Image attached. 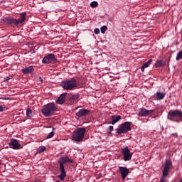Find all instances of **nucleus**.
Returning <instances> with one entry per match:
<instances>
[{"label": "nucleus", "instance_id": "nucleus-25", "mask_svg": "<svg viewBox=\"0 0 182 182\" xmlns=\"http://www.w3.org/2000/svg\"><path fill=\"white\" fill-rule=\"evenodd\" d=\"M97 5H99V3H97V1H92L90 3L91 8H96V6H97Z\"/></svg>", "mask_w": 182, "mask_h": 182}, {"label": "nucleus", "instance_id": "nucleus-2", "mask_svg": "<svg viewBox=\"0 0 182 182\" xmlns=\"http://www.w3.org/2000/svg\"><path fill=\"white\" fill-rule=\"evenodd\" d=\"M60 86L64 90H75L77 89V81L75 78L67 79L60 82Z\"/></svg>", "mask_w": 182, "mask_h": 182}, {"label": "nucleus", "instance_id": "nucleus-23", "mask_svg": "<svg viewBox=\"0 0 182 182\" xmlns=\"http://www.w3.org/2000/svg\"><path fill=\"white\" fill-rule=\"evenodd\" d=\"M53 130H55V128H53V131L48 134L46 139H52V137L55 136V132H53Z\"/></svg>", "mask_w": 182, "mask_h": 182}, {"label": "nucleus", "instance_id": "nucleus-40", "mask_svg": "<svg viewBox=\"0 0 182 182\" xmlns=\"http://www.w3.org/2000/svg\"><path fill=\"white\" fill-rule=\"evenodd\" d=\"M181 182H182V178H181Z\"/></svg>", "mask_w": 182, "mask_h": 182}, {"label": "nucleus", "instance_id": "nucleus-33", "mask_svg": "<svg viewBox=\"0 0 182 182\" xmlns=\"http://www.w3.org/2000/svg\"><path fill=\"white\" fill-rule=\"evenodd\" d=\"M4 110H5L4 107L2 105H0V112H4Z\"/></svg>", "mask_w": 182, "mask_h": 182}, {"label": "nucleus", "instance_id": "nucleus-15", "mask_svg": "<svg viewBox=\"0 0 182 182\" xmlns=\"http://www.w3.org/2000/svg\"><path fill=\"white\" fill-rule=\"evenodd\" d=\"M59 171L60 172V175H58V178L61 181H63L65 180V177H66V171H65V166L59 165Z\"/></svg>", "mask_w": 182, "mask_h": 182}, {"label": "nucleus", "instance_id": "nucleus-18", "mask_svg": "<svg viewBox=\"0 0 182 182\" xmlns=\"http://www.w3.org/2000/svg\"><path fill=\"white\" fill-rule=\"evenodd\" d=\"M66 95L67 93H63L61 94L57 101H56V103H58V105H63L65 103V97H66Z\"/></svg>", "mask_w": 182, "mask_h": 182}, {"label": "nucleus", "instance_id": "nucleus-8", "mask_svg": "<svg viewBox=\"0 0 182 182\" xmlns=\"http://www.w3.org/2000/svg\"><path fill=\"white\" fill-rule=\"evenodd\" d=\"M55 62H58V59H56V55L53 53L47 54L42 60L43 65H50V63H55Z\"/></svg>", "mask_w": 182, "mask_h": 182}, {"label": "nucleus", "instance_id": "nucleus-27", "mask_svg": "<svg viewBox=\"0 0 182 182\" xmlns=\"http://www.w3.org/2000/svg\"><path fill=\"white\" fill-rule=\"evenodd\" d=\"M94 33H95V35H99L100 33V30L99 28H95L94 30Z\"/></svg>", "mask_w": 182, "mask_h": 182}, {"label": "nucleus", "instance_id": "nucleus-34", "mask_svg": "<svg viewBox=\"0 0 182 182\" xmlns=\"http://www.w3.org/2000/svg\"><path fill=\"white\" fill-rule=\"evenodd\" d=\"M38 80H39L40 82H41V83L43 82V79L42 78V77H38Z\"/></svg>", "mask_w": 182, "mask_h": 182}, {"label": "nucleus", "instance_id": "nucleus-41", "mask_svg": "<svg viewBox=\"0 0 182 182\" xmlns=\"http://www.w3.org/2000/svg\"><path fill=\"white\" fill-rule=\"evenodd\" d=\"M181 158H182V155H181Z\"/></svg>", "mask_w": 182, "mask_h": 182}, {"label": "nucleus", "instance_id": "nucleus-31", "mask_svg": "<svg viewBox=\"0 0 182 182\" xmlns=\"http://www.w3.org/2000/svg\"><path fill=\"white\" fill-rule=\"evenodd\" d=\"M166 94H164L163 92H161V100H164Z\"/></svg>", "mask_w": 182, "mask_h": 182}, {"label": "nucleus", "instance_id": "nucleus-19", "mask_svg": "<svg viewBox=\"0 0 182 182\" xmlns=\"http://www.w3.org/2000/svg\"><path fill=\"white\" fill-rule=\"evenodd\" d=\"M153 62V59H149L146 63H144L143 65L141 67V72H144L146 68H149L150 66V63Z\"/></svg>", "mask_w": 182, "mask_h": 182}, {"label": "nucleus", "instance_id": "nucleus-7", "mask_svg": "<svg viewBox=\"0 0 182 182\" xmlns=\"http://www.w3.org/2000/svg\"><path fill=\"white\" fill-rule=\"evenodd\" d=\"M85 133H86V128H77L73 133V140H74V141H82L85 137Z\"/></svg>", "mask_w": 182, "mask_h": 182}, {"label": "nucleus", "instance_id": "nucleus-26", "mask_svg": "<svg viewBox=\"0 0 182 182\" xmlns=\"http://www.w3.org/2000/svg\"><path fill=\"white\" fill-rule=\"evenodd\" d=\"M107 29V26H102L100 28L101 33H105Z\"/></svg>", "mask_w": 182, "mask_h": 182}, {"label": "nucleus", "instance_id": "nucleus-37", "mask_svg": "<svg viewBox=\"0 0 182 182\" xmlns=\"http://www.w3.org/2000/svg\"><path fill=\"white\" fill-rule=\"evenodd\" d=\"M55 182H60V181L58 180V181H56Z\"/></svg>", "mask_w": 182, "mask_h": 182}, {"label": "nucleus", "instance_id": "nucleus-3", "mask_svg": "<svg viewBox=\"0 0 182 182\" xmlns=\"http://www.w3.org/2000/svg\"><path fill=\"white\" fill-rule=\"evenodd\" d=\"M164 169L162 171V176L161 178V182H166L167 176H168V173L173 166V162L171 159H168L165 161V164L162 165Z\"/></svg>", "mask_w": 182, "mask_h": 182}, {"label": "nucleus", "instance_id": "nucleus-30", "mask_svg": "<svg viewBox=\"0 0 182 182\" xmlns=\"http://www.w3.org/2000/svg\"><path fill=\"white\" fill-rule=\"evenodd\" d=\"M113 129H114L113 126H109L108 127V132H113Z\"/></svg>", "mask_w": 182, "mask_h": 182}, {"label": "nucleus", "instance_id": "nucleus-38", "mask_svg": "<svg viewBox=\"0 0 182 182\" xmlns=\"http://www.w3.org/2000/svg\"><path fill=\"white\" fill-rule=\"evenodd\" d=\"M161 65H162V63H161Z\"/></svg>", "mask_w": 182, "mask_h": 182}, {"label": "nucleus", "instance_id": "nucleus-29", "mask_svg": "<svg viewBox=\"0 0 182 182\" xmlns=\"http://www.w3.org/2000/svg\"><path fill=\"white\" fill-rule=\"evenodd\" d=\"M10 77H4V82H6V83H8V82H9V80H10Z\"/></svg>", "mask_w": 182, "mask_h": 182}, {"label": "nucleus", "instance_id": "nucleus-9", "mask_svg": "<svg viewBox=\"0 0 182 182\" xmlns=\"http://www.w3.org/2000/svg\"><path fill=\"white\" fill-rule=\"evenodd\" d=\"M121 153L124 156L123 160H124L125 161H130V160H132L133 153L130 151V149H129V146L124 147L122 149Z\"/></svg>", "mask_w": 182, "mask_h": 182}, {"label": "nucleus", "instance_id": "nucleus-12", "mask_svg": "<svg viewBox=\"0 0 182 182\" xmlns=\"http://www.w3.org/2000/svg\"><path fill=\"white\" fill-rule=\"evenodd\" d=\"M9 146L10 149H13V150H19L21 147V144L18 143V141L15 139H11V141L9 143Z\"/></svg>", "mask_w": 182, "mask_h": 182}, {"label": "nucleus", "instance_id": "nucleus-24", "mask_svg": "<svg viewBox=\"0 0 182 182\" xmlns=\"http://www.w3.org/2000/svg\"><path fill=\"white\" fill-rule=\"evenodd\" d=\"M46 150V146H41L38 149L37 151H38V153H42L43 151H45Z\"/></svg>", "mask_w": 182, "mask_h": 182}, {"label": "nucleus", "instance_id": "nucleus-11", "mask_svg": "<svg viewBox=\"0 0 182 182\" xmlns=\"http://www.w3.org/2000/svg\"><path fill=\"white\" fill-rule=\"evenodd\" d=\"M119 172L121 174V177L123 180H126L127 175L130 173V171L126 166H119Z\"/></svg>", "mask_w": 182, "mask_h": 182}, {"label": "nucleus", "instance_id": "nucleus-10", "mask_svg": "<svg viewBox=\"0 0 182 182\" xmlns=\"http://www.w3.org/2000/svg\"><path fill=\"white\" fill-rule=\"evenodd\" d=\"M58 163L59 164L60 166H65L66 163H73V160L70 159L68 155L65 156H61L59 158Z\"/></svg>", "mask_w": 182, "mask_h": 182}, {"label": "nucleus", "instance_id": "nucleus-20", "mask_svg": "<svg viewBox=\"0 0 182 182\" xmlns=\"http://www.w3.org/2000/svg\"><path fill=\"white\" fill-rule=\"evenodd\" d=\"M79 97H80V94L77 93V94L73 95L70 97V100H77V99H79Z\"/></svg>", "mask_w": 182, "mask_h": 182}, {"label": "nucleus", "instance_id": "nucleus-21", "mask_svg": "<svg viewBox=\"0 0 182 182\" xmlns=\"http://www.w3.org/2000/svg\"><path fill=\"white\" fill-rule=\"evenodd\" d=\"M176 61H179L180 60H182V50L178 53L176 58Z\"/></svg>", "mask_w": 182, "mask_h": 182}, {"label": "nucleus", "instance_id": "nucleus-1", "mask_svg": "<svg viewBox=\"0 0 182 182\" xmlns=\"http://www.w3.org/2000/svg\"><path fill=\"white\" fill-rule=\"evenodd\" d=\"M58 111V107L53 102L48 103L43 107L41 113L45 117H50Z\"/></svg>", "mask_w": 182, "mask_h": 182}, {"label": "nucleus", "instance_id": "nucleus-28", "mask_svg": "<svg viewBox=\"0 0 182 182\" xmlns=\"http://www.w3.org/2000/svg\"><path fill=\"white\" fill-rule=\"evenodd\" d=\"M155 68H160V60H157L155 63Z\"/></svg>", "mask_w": 182, "mask_h": 182}, {"label": "nucleus", "instance_id": "nucleus-36", "mask_svg": "<svg viewBox=\"0 0 182 182\" xmlns=\"http://www.w3.org/2000/svg\"><path fill=\"white\" fill-rule=\"evenodd\" d=\"M3 100H8V98L2 97Z\"/></svg>", "mask_w": 182, "mask_h": 182}, {"label": "nucleus", "instance_id": "nucleus-35", "mask_svg": "<svg viewBox=\"0 0 182 182\" xmlns=\"http://www.w3.org/2000/svg\"><path fill=\"white\" fill-rule=\"evenodd\" d=\"M110 134H112V132L109 131L108 132V136H110Z\"/></svg>", "mask_w": 182, "mask_h": 182}, {"label": "nucleus", "instance_id": "nucleus-14", "mask_svg": "<svg viewBox=\"0 0 182 182\" xmlns=\"http://www.w3.org/2000/svg\"><path fill=\"white\" fill-rule=\"evenodd\" d=\"M153 112H154L153 109L148 110L146 108H141L139 109V114L141 117H146V116H150Z\"/></svg>", "mask_w": 182, "mask_h": 182}, {"label": "nucleus", "instance_id": "nucleus-22", "mask_svg": "<svg viewBox=\"0 0 182 182\" xmlns=\"http://www.w3.org/2000/svg\"><path fill=\"white\" fill-rule=\"evenodd\" d=\"M26 116L27 117L31 118L32 117V110L30 108L26 109Z\"/></svg>", "mask_w": 182, "mask_h": 182}, {"label": "nucleus", "instance_id": "nucleus-39", "mask_svg": "<svg viewBox=\"0 0 182 182\" xmlns=\"http://www.w3.org/2000/svg\"><path fill=\"white\" fill-rule=\"evenodd\" d=\"M179 182H182V179H181V181Z\"/></svg>", "mask_w": 182, "mask_h": 182}, {"label": "nucleus", "instance_id": "nucleus-4", "mask_svg": "<svg viewBox=\"0 0 182 182\" xmlns=\"http://www.w3.org/2000/svg\"><path fill=\"white\" fill-rule=\"evenodd\" d=\"M25 19H26V13L23 12L20 14V17L18 19L6 17L5 21L8 25H19L21 23H23V22H25Z\"/></svg>", "mask_w": 182, "mask_h": 182}, {"label": "nucleus", "instance_id": "nucleus-17", "mask_svg": "<svg viewBox=\"0 0 182 182\" xmlns=\"http://www.w3.org/2000/svg\"><path fill=\"white\" fill-rule=\"evenodd\" d=\"M21 72L23 75H28V73H33V72H35V69L33 68V66L30 65L29 67L22 69Z\"/></svg>", "mask_w": 182, "mask_h": 182}, {"label": "nucleus", "instance_id": "nucleus-6", "mask_svg": "<svg viewBox=\"0 0 182 182\" xmlns=\"http://www.w3.org/2000/svg\"><path fill=\"white\" fill-rule=\"evenodd\" d=\"M130 130H132V122H125L118 126L116 133L118 136H121V134H124L127 132H130Z\"/></svg>", "mask_w": 182, "mask_h": 182}, {"label": "nucleus", "instance_id": "nucleus-5", "mask_svg": "<svg viewBox=\"0 0 182 182\" xmlns=\"http://www.w3.org/2000/svg\"><path fill=\"white\" fill-rule=\"evenodd\" d=\"M168 119L174 121L175 122H180V121H182V111L180 109L169 111L168 113Z\"/></svg>", "mask_w": 182, "mask_h": 182}, {"label": "nucleus", "instance_id": "nucleus-13", "mask_svg": "<svg viewBox=\"0 0 182 182\" xmlns=\"http://www.w3.org/2000/svg\"><path fill=\"white\" fill-rule=\"evenodd\" d=\"M90 113V110L87 109H80L76 114V117L80 119V117H86L87 114Z\"/></svg>", "mask_w": 182, "mask_h": 182}, {"label": "nucleus", "instance_id": "nucleus-16", "mask_svg": "<svg viewBox=\"0 0 182 182\" xmlns=\"http://www.w3.org/2000/svg\"><path fill=\"white\" fill-rule=\"evenodd\" d=\"M119 120H122V117L120 115H112L111 116V122H109V124L114 125Z\"/></svg>", "mask_w": 182, "mask_h": 182}, {"label": "nucleus", "instance_id": "nucleus-32", "mask_svg": "<svg viewBox=\"0 0 182 182\" xmlns=\"http://www.w3.org/2000/svg\"><path fill=\"white\" fill-rule=\"evenodd\" d=\"M156 96H157V100H160V92H158L156 93Z\"/></svg>", "mask_w": 182, "mask_h": 182}]
</instances>
